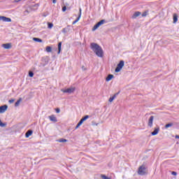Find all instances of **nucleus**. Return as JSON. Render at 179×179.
<instances>
[{
    "mask_svg": "<svg viewBox=\"0 0 179 179\" xmlns=\"http://www.w3.org/2000/svg\"><path fill=\"white\" fill-rule=\"evenodd\" d=\"M90 48L92 50V51H94L96 56H98L99 58H103L104 52H103V48H101L100 45L96 43H91Z\"/></svg>",
    "mask_w": 179,
    "mask_h": 179,
    "instance_id": "1",
    "label": "nucleus"
},
{
    "mask_svg": "<svg viewBox=\"0 0 179 179\" xmlns=\"http://www.w3.org/2000/svg\"><path fill=\"white\" fill-rule=\"evenodd\" d=\"M124 65H125V62H124V60H120L115 69V72H116V73H118V72H120L121 69L124 68Z\"/></svg>",
    "mask_w": 179,
    "mask_h": 179,
    "instance_id": "2",
    "label": "nucleus"
},
{
    "mask_svg": "<svg viewBox=\"0 0 179 179\" xmlns=\"http://www.w3.org/2000/svg\"><path fill=\"white\" fill-rule=\"evenodd\" d=\"M138 174H139V176H145L146 174V166L145 165L139 166Z\"/></svg>",
    "mask_w": 179,
    "mask_h": 179,
    "instance_id": "3",
    "label": "nucleus"
},
{
    "mask_svg": "<svg viewBox=\"0 0 179 179\" xmlns=\"http://www.w3.org/2000/svg\"><path fill=\"white\" fill-rule=\"evenodd\" d=\"M106 23V20H101L99 22H98L96 24H94V26L93 27L92 31H96V30H97V29L101 26V24H104Z\"/></svg>",
    "mask_w": 179,
    "mask_h": 179,
    "instance_id": "4",
    "label": "nucleus"
},
{
    "mask_svg": "<svg viewBox=\"0 0 179 179\" xmlns=\"http://www.w3.org/2000/svg\"><path fill=\"white\" fill-rule=\"evenodd\" d=\"M61 92H63V93H68L69 94H71L75 92V87H70L67 89H62Z\"/></svg>",
    "mask_w": 179,
    "mask_h": 179,
    "instance_id": "5",
    "label": "nucleus"
},
{
    "mask_svg": "<svg viewBox=\"0 0 179 179\" xmlns=\"http://www.w3.org/2000/svg\"><path fill=\"white\" fill-rule=\"evenodd\" d=\"M41 62L42 66H45L48 64V57H42Z\"/></svg>",
    "mask_w": 179,
    "mask_h": 179,
    "instance_id": "6",
    "label": "nucleus"
},
{
    "mask_svg": "<svg viewBox=\"0 0 179 179\" xmlns=\"http://www.w3.org/2000/svg\"><path fill=\"white\" fill-rule=\"evenodd\" d=\"M153 120H155V116H150L148 120V126L150 127V128L153 127Z\"/></svg>",
    "mask_w": 179,
    "mask_h": 179,
    "instance_id": "7",
    "label": "nucleus"
},
{
    "mask_svg": "<svg viewBox=\"0 0 179 179\" xmlns=\"http://www.w3.org/2000/svg\"><path fill=\"white\" fill-rule=\"evenodd\" d=\"M8 110V105H3L0 106V114H3Z\"/></svg>",
    "mask_w": 179,
    "mask_h": 179,
    "instance_id": "8",
    "label": "nucleus"
},
{
    "mask_svg": "<svg viewBox=\"0 0 179 179\" xmlns=\"http://www.w3.org/2000/svg\"><path fill=\"white\" fill-rule=\"evenodd\" d=\"M79 15L78 17L76 18V20H74L72 23V24H76V23H78V20H80V17L82 16V8L79 9Z\"/></svg>",
    "mask_w": 179,
    "mask_h": 179,
    "instance_id": "9",
    "label": "nucleus"
},
{
    "mask_svg": "<svg viewBox=\"0 0 179 179\" xmlns=\"http://www.w3.org/2000/svg\"><path fill=\"white\" fill-rule=\"evenodd\" d=\"M159 131H160V127H155L154 129V131L151 132V135H152V136L157 135V134H159Z\"/></svg>",
    "mask_w": 179,
    "mask_h": 179,
    "instance_id": "10",
    "label": "nucleus"
},
{
    "mask_svg": "<svg viewBox=\"0 0 179 179\" xmlns=\"http://www.w3.org/2000/svg\"><path fill=\"white\" fill-rule=\"evenodd\" d=\"M1 47H3V48H5V50H10V48H12V44L11 43H3L1 45Z\"/></svg>",
    "mask_w": 179,
    "mask_h": 179,
    "instance_id": "11",
    "label": "nucleus"
},
{
    "mask_svg": "<svg viewBox=\"0 0 179 179\" xmlns=\"http://www.w3.org/2000/svg\"><path fill=\"white\" fill-rule=\"evenodd\" d=\"M48 118L50 121H52V122H57L58 120H57V117H55V115H51L50 116H48Z\"/></svg>",
    "mask_w": 179,
    "mask_h": 179,
    "instance_id": "12",
    "label": "nucleus"
},
{
    "mask_svg": "<svg viewBox=\"0 0 179 179\" xmlns=\"http://www.w3.org/2000/svg\"><path fill=\"white\" fill-rule=\"evenodd\" d=\"M71 31V25H68L66 27L63 28L62 31V33H64V34L66 33H69V31Z\"/></svg>",
    "mask_w": 179,
    "mask_h": 179,
    "instance_id": "13",
    "label": "nucleus"
},
{
    "mask_svg": "<svg viewBox=\"0 0 179 179\" xmlns=\"http://www.w3.org/2000/svg\"><path fill=\"white\" fill-rule=\"evenodd\" d=\"M31 135H33V130L29 129L25 133V138H29Z\"/></svg>",
    "mask_w": 179,
    "mask_h": 179,
    "instance_id": "14",
    "label": "nucleus"
},
{
    "mask_svg": "<svg viewBox=\"0 0 179 179\" xmlns=\"http://www.w3.org/2000/svg\"><path fill=\"white\" fill-rule=\"evenodd\" d=\"M142 13L139 11H136L134 13V15H132V19H136L138 17V16H141Z\"/></svg>",
    "mask_w": 179,
    "mask_h": 179,
    "instance_id": "15",
    "label": "nucleus"
},
{
    "mask_svg": "<svg viewBox=\"0 0 179 179\" xmlns=\"http://www.w3.org/2000/svg\"><path fill=\"white\" fill-rule=\"evenodd\" d=\"M62 50V42L58 43V52L57 54H61V51Z\"/></svg>",
    "mask_w": 179,
    "mask_h": 179,
    "instance_id": "16",
    "label": "nucleus"
},
{
    "mask_svg": "<svg viewBox=\"0 0 179 179\" xmlns=\"http://www.w3.org/2000/svg\"><path fill=\"white\" fill-rule=\"evenodd\" d=\"M113 78H114V75H113V74L108 75L106 78V82H110V80H111V79H113Z\"/></svg>",
    "mask_w": 179,
    "mask_h": 179,
    "instance_id": "17",
    "label": "nucleus"
},
{
    "mask_svg": "<svg viewBox=\"0 0 179 179\" xmlns=\"http://www.w3.org/2000/svg\"><path fill=\"white\" fill-rule=\"evenodd\" d=\"M176 22H178V15H177L176 13L173 14V23H176Z\"/></svg>",
    "mask_w": 179,
    "mask_h": 179,
    "instance_id": "18",
    "label": "nucleus"
},
{
    "mask_svg": "<svg viewBox=\"0 0 179 179\" xmlns=\"http://www.w3.org/2000/svg\"><path fill=\"white\" fill-rule=\"evenodd\" d=\"M33 41L36 43H43V39L40 38H33Z\"/></svg>",
    "mask_w": 179,
    "mask_h": 179,
    "instance_id": "19",
    "label": "nucleus"
},
{
    "mask_svg": "<svg viewBox=\"0 0 179 179\" xmlns=\"http://www.w3.org/2000/svg\"><path fill=\"white\" fill-rule=\"evenodd\" d=\"M20 101H22V98H20V99L15 103V107H19V105L20 104Z\"/></svg>",
    "mask_w": 179,
    "mask_h": 179,
    "instance_id": "20",
    "label": "nucleus"
},
{
    "mask_svg": "<svg viewBox=\"0 0 179 179\" xmlns=\"http://www.w3.org/2000/svg\"><path fill=\"white\" fill-rule=\"evenodd\" d=\"M40 6V4L36 3L34 5L30 6L29 8L30 9H33V8H36L35 9H37Z\"/></svg>",
    "mask_w": 179,
    "mask_h": 179,
    "instance_id": "21",
    "label": "nucleus"
},
{
    "mask_svg": "<svg viewBox=\"0 0 179 179\" xmlns=\"http://www.w3.org/2000/svg\"><path fill=\"white\" fill-rule=\"evenodd\" d=\"M57 142H59L60 143H64L65 142H68V140H66L65 138H60V139L57 140Z\"/></svg>",
    "mask_w": 179,
    "mask_h": 179,
    "instance_id": "22",
    "label": "nucleus"
},
{
    "mask_svg": "<svg viewBox=\"0 0 179 179\" xmlns=\"http://www.w3.org/2000/svg\"><path fill=\"white\" fill-rule=\"evenodd\" d=\"M45 50L47 52H51V51H52V48L51 46H47Z\"/></svg>",
    "mask_w": 179,
    "mask_h": 179,
    "instance_id": "23",
    "label": "nucleus"
},
{
    "mask_svg": "<svg viewBox=\"0 0 179 179\" xmlns=\"http://www.w3.org/2000/svg\"><path fill=\"white\" fill-rule=\"evenodd\" d=\"M48 27L49 29H52V27H54V24H52V22H48Z\"/></svg>",
    "mask_w": 179,
    "mask_h": 179,
    "instance_id": "24",
    "label": "nucleus"
},
{
    "mask_svg": "<svg viewBox=\"0 0 179 179\" xmlns=\"http://www.w3.org/2000/svg\"><path fill=\"white\" fill-rule=\"evenodd\" d=\"M0 127H1V128L6 127V123L2 122V120H0Z\"/></svg>",
    "mask_w": 179,
    "mask_h": 179,
    "instance_id": "25",
    "label": "nucleus"
},
{
    "mask_svg": "<svg viewBox=\"0 0 179 179\" xmlns=\"http://www.w3.org/2000/svg\"><path fill=\"white\" fill-rule=\"evenodd\" d=\"M88 118H90V116L88 115H86L84 117H83L81 119L83 120L84 121H86V120H87Z\"/></svg>",
    "mask_w": 179,
    "mask_h": 179,
    "instance_id": "26",
    "label": "nucleus"
},
{
    "mask_svg": "<svg viewBox=\"0 0 179 179\" xmlns=\"http://www.w3.org/2000/svg\"><path fill=\"white\" fill-rule=\"evenodd\" d=\"M29 78H33V76H34V73L31 71H29Z\"/></svg>",
    "mask_w": 179,
    "mask_h": 179,
    "instance_id": "27",
    "label": "nucleus"
},
{
    "mask_svg": "<svg viewBox=\"0 0 179 179\" xmlns=\"http://www.w3.org/2000/svg\"><path fill=\"white\" fill-rule=\"evenodd\" d=\"M170 127H173V123H168L165 125V128L167 129V128H170Z\"/></svg>",
    "mask_w": 179,
    "mask_h": 179,
    "instance_id": "28",
    "label": "nucleus"
},
{
    "mask_svg": "<svg viewBox=\"0 0 179 179\" xmlns=\"http://www.w3.org/2000/svg\"><path fill=\"white\" fill-rule=\"evenodd\" d=\"M4 22H7L8 23H9V22H12V19L6 17V20H5Z\"/></svg>",
    "mask_w": 179,
    "mask_h": 179,
    "instance_id": "29",
    "label": "nucleus"
},
{
    "mask_svg": "<svg viewBox=\"0 0 179 179\" xmlns=\"http://www.w3.org/2000/svg\"><path fill=\"white\" fill-rule=\"evenodd\" d=\"M114 99H115V96H112V97H110L109 98V102L110 103H112V101H114Z\"/></svg>",
    "mask_w": 179,
    "mask_h": 179,
    "instance_id": "30",
    "label": "nucleus"
},
{
    "mask_svg": "<svg viewBox=\"0 0 179 179\" xmlns=\"http://www.w3.org/2000/svg\"><path fill=\"white\" fill-rule=\"evenodd\" d=\"M101 178L103 179H111V178H108L107 176L106 175H101Z\"/></svg>",
    "mask_w": 179,
    "mask_h": 179,
    "instance_id": "31",
    "label": "nucleus"
},
{
    "mask_svg": "<svg viewBox=\"0 0 179 179\" xmlns=\"http://www.w3.org/2000/svg\"><path fill=\"white\" fill-rule=\"evenodd\" d=\"M145 16H148V11H144V12L142 13V17H145Z\"/></svg>",
    "mask_w": 179,
    "mask_h": 179,
    "instance_id": "32",
    "label": "nucleus"
},
{
    "mask_svg": "<svg viewBox=\"0 0 179 179\" xmlns=\"http://www.w3.org/2000/svg\"><path fill=\"white\" fill-rule=\"evenodd\" d=\"M6 18V17L0 15V20H2V22H5Z\"/></svg>",
    "mask_w": 179,
    "mask_h": 179,
    "instance_id": "33",
    "label": "nucleus"
},
{
    "mask_svg": "<svg viewBox=\"0 0 179 179\" xmlns=\"http://www.w3.org/2000/svg\"><path fill=\"white\" fill-rule=\"evenodd\" d=\"M55 111H56L57 114H59V113H61V109H59V108H57L55 109Z\"/></svg>",
    "mask_w": 179,
    "mask_h": 179,
    "instance_id": "34",
    "label": "nucleus"
},
{
    "mask_svg": "<svg viewBox=\"0 0 179 179\" xmlns=\"http://www.w3.org/2000/svg\"><path fill=\"white\" fill-rule=\"evenodd\" d=\"M83 122H85V120L81 118L80 120L78 122V124H79L80 125H82V124H83Z\"/></svg>",
    "mask_w": 179,
    "mask_h": 179,
    "instance_id": "35",
    "label": "nucleus"
},
{
    "mask_svg": "<svg viewBox=\"0 0 179 179\" xmlns=\"http://www.w3.org/2000/svg\"><path fill=\"white\" fill-rule=\"evenodd\" d=\"M14 102H15V99H10V100L8 101V103H9L10 104H12V103H14Z\"/></svg>",
    "mask_w": 179,
    "mask_h": 179,
    "instance_id": "36",
    "label": "nucleus"
},
{
    "mask_svg": "<svg viewBox=\"0 0 179 179\" xmlns=\"http://www.w3.org/2000/svg\"><path fill=\"white\" fill-rule=\"evenodd\" d=\"M62 10V12H66V6H63Z\"/></svg>",
    "mask_w": 179,
    "mask_h": 179,
    "instance_id": "37",
    "label": "nucleus"
},
{
    "mask_svg": "<svg viewBox=\"0 0 179 179\" xmlns=\"http://www.w3.org/2000/svg\"><path fill=\"white\" fill-rule=\"evenodd\" d=\"M171 174H172V176H177V172H176V171H172V172H171Z\"/></svg>",
    "mask_w": 179,
    "mask_h": 179,
    "instance_id": "38",
    "label": "nucleus"
},
{
    "mask_svg": "<svg viewBox=\"0 0 179 179\" xmlns=\"http://www.w3.org/2000/svg\"><path fill=\"white\" fill-rule=\"evenodd\" d=\"M119 94H120V92H117L113 96H115V98H116L117 96H118Z\"/></svg>",
    "mask_w": 179,
    "mask_h": 179,
    "instance_id": "39",
    "label": "nucleus"
},
{
    "mask_svg": "<svg viewBox=\"0 0 179 179\" xmlns=\"http://www.w3.org/2000/svg\"><path fill=\"white\" fill-rule=\"evenodd\" d=\"M119 94H120V92H117L113 96H115V98H116L117 96H118Z\"/></svg>",
    "mask_w": 179,
    "mask_h": 179,
    "instance_id": "40",
    "label": "nucleus"
},
{
    "mask_svg": "<svg viewBox=\"0 0 179 179\" xmlns=\"http://www.w3.org/2000/svg\"><path fill=\"white\" fill-rule=\"evenodd\" d=\"M119 94H120V92H117L113 96H115V98H116L117 96H118Z\"/></svg>",
    "mask_w": 179,
    "mask_h": 179,
    "instance_id": "41",
    "label": "nucleus"
},
{
    "mask_svg": "<svg viewBox=\"0 0 179 179\" xmlns=\"http://www.w3.org/2000/svg\"><path fill=\"white\" fill-rule=\"evenodd\" d=\"M119 94H120V92H117L113 96H115V98H116L117 96H118Z\"/></svg>",
    "mask_w": 179,
    "mask_h": 179,
    "instance_id": "42",
    "label": "nucleus"
},
{
    "mask_svg": "<svg viewBox=\"0 0 179 179\" xmlns=\"http://www.w3.org/2000/svg\"><path fill=\"white\" fill-rule=\"evenodd\" d=\"M79 127H80V124L78 123L76 127V129H78V128H79Z\"/></svg>",
    "mask_w": 179,
    "mask_h": 179,
    "instance_id": "43",
    "label": "nucleus"
},
{
    "mask_svg": "<svg viewBox=\"0 0 179 179\" xmlns=\"http://www.w3.org/2000/svg\"><path fill=\"white\" fill-rule=\"evenodd\" d=\"M52 3H57V0H52Z\"/></svg>",
    "mask_w": 179,
    "mask_h": 179,
    "instance_id": "44",
    "label": "nucleus"
},
{
    "mask_svg": "<svg viewBox=\"0 0 179 179\" xmlns=\"http://www.w3.org/2000/svg\"><path fill=\"white\" fill-rule=\"evenodd\" d=\"M175 138L176 139H179V135H176Z\"/></svg>",
    "mask_w": 179,
    "mask_h": 179,
    "instance_id": "45",
    "label": "nucleus"
},
{
    "mask_svg": "<svg viewBox=\"0 0 179 179\" xmlns=\"http://www.w3.org/2000/svg\"><path fill=\"white\" fill-rule=\"evenodd\" d=\"M22 0H15V2H20Z\"/></svg>",
    "mask_w": 179,
    "mask_h": 179,
    "instance_id": "46",
    "label": "nucleus"
},
{
    "mask_svg": "<svg viewBox=\"0 0 179 179\" xmlns=\"http://www.w3.org/2000/svg\"><path fill=\"white\" fill-rule=\"evenodd\" d=\"M25 12H27V13H30V12H29V10H26Z\"/></svg>",
    "mask_w": 179,
    "mask_h": 179,
    "instance_id": "47",
    "label": "nucleus"
},
{
    "mask_svg": "<svg viewBox=\"0 0 179 179\" xmlns=\"http://www.w3.org/2000/svg\"><path fill=\"white\" fill-rule=\"evenodd\" d=\"M62 1H64V0H62Z\"/></svg>",
    "mask_w": 179,
    "mask_h": 179,
    "instance_id": "48",
    "label": "nucleus"
}]
</instances>
